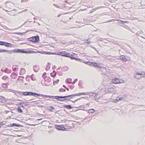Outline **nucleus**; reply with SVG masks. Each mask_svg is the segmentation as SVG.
<instances>
[{
	"label": "nucleus",
	"mask_w": 145,
	"mask_h": 145,
	"mask_svg": "<svg viewBox=\"0 0 145 145\" xmlns=\"http://www.w3.org/2000/svg\"><path fill=\"white\" fill-rule=\"evenodd\" d=\"M45 80V83L46 85V82H50L51 81V79L50 77L48 76L44 78Z\"/></svg>",
	"instance_id": "f8f14e48"
},
{
	"label": "nucleus",
	"mask_w": 145,
	"mask_h": 145,
	"mask_svg": "<svg viewBox=\"0 0 145 145\" xmlns=\"http://www.w3.org/2000/svg\"><path fill=\"white\" fill-rule=\"evenodd\" d=\"M75 96V95H74V94L67 96H69V97H66L65 98V100H69L70 99L72 98V97L73 96Z\"/></svg>",
	"instance_id": "2eb2a0df"
},
{
	"label": "nucleus",
	"mask_w": 145,
	"mask_h": 145,
	"mask_svg": "<svg viewBox=\"0 0 145 145\" xmlns=\"http://www.w3.org/2000/svg\"><path fill=\"white\" fill-rule=\"evenodd\" d=\"M143 75L142 73H139L138 72H136L134 74V77L135 78L137 79H140L142 77V75Z\"/></svg>",
	"instance_id": "0eeeda50"
},
{
	"label": "nucleus",
	"mask_w": 145,
	"mask_h": 145,
	"mask_svg": "<svg viewBox=\"0 0 145 145\" xmlns=\"http://www.w3.org/2000/svg\"><path fill=\"white\" fill-rule=\"evenodd\" d=\"M87 95V94L86 93L83 92L82 93H79L78 94H74V95L76 96H79L80 95Z\"/></svg>",
	"instance_id": "6ab92c4d"
},
{
	"label": "nucleus",
	"mask_w": 145,
	"mask_h": 145,
	"mask_svg": "<svg viewBox=\"0 0 145 145\" xmlns=\"http://www.w3.org/2000/svg\"><path fill=\"white\" fill-rule=\"evenodd\" d=\"M3 122H2L1 123H0V128H1V125L5 124L2 123Z\"/></svg>",
	"instance_id": "ea45409f"
},
{
	"label": "nucleus",
	"mask_w": 145,
	"mask_h": 145,
	"mask_svg": "<svg viewBox=\"0 0 145 145\" xmlns=\"http://www.w3.org/2000/svg\"><path fill=\"white\" fill-rule=\"evenodd\" d=\"M65 107L67 109H71L72 108V107L70 105H65Z\"/></svg>",
	"instance_id": "b1692460"
},
{
	"label": "nucleus",
	"mask_w": 145,
	"mask_h": 145,
	"mask_svg": "<svg viewBox=\"0 0 145 145\" xmlns=\"http://www.w3.org/2000/svg\"><path fill=\"white\" fill-rule=\"evenodd\" d=\"M8 69L7 68L5 70H4V72L6 73H8L7 71Z\"/></svg>",
	"instance_id": "f704fd0d"
},
{
	"label": "nucleus",
	"mask_w": 145,
	"mask_h": 145,
	"mask_svg": "<svg viewBox=\"0 0 145 145\" xmlns=\"http://www.w3.org/2000/svg\"><path fill=\"white\" fill-rule=\"evenodd\" d=\"M124 82V81L123 79H121L119 80V84L123 83Z\"/></svg>",
	"instance_id": "bb28decb"
},
{
	"label": "nucleus",
	"mask_w": 145,
	"mask_h": 145,
	"mask_svg": "<svg viewBox=\"0 0 145 145\" xmlns=\"http://www.w3.org/2000/svg\"><path fill=\"white\" fill-rule=\"evenodd\" d=\"M20 52V50H17V51H16L15 50H12L10 51L4 49H0V52H7L8 53L11 54V53L13 52Z\"/></svg>",
	"instance_id": "7ed1b4c3"
},
{
	"label": "nucleus",
	"mask_w": 145,
	"mask_h": 145,
	"mask_svg": "<svg viewBox=\"0 0 145 145\" xmlns=\"http://www.w3.org/2000/svg\"><path fill=\"white\" fill-rule=\"evenodd\" d=\"M57 130H62V131H67V129L65 128L64 127L63 125H60V126H58L57 127Z\"/></svg>",
	"instance_id": "9d476101"
},
{
	"label": "nucleus",
	"mask_w": 145,
	"mask_h": 145,
	"mask_svg": "<svg viewBox=\"0 0 145 145\" xmlns=\"http://www.w3.org/2000/svg\"><path fill=\"white\" fill-rule=\"evenodd\" d=\"M120 59L121 60L125 61H129L130 60V58L129 57L123 55L120 56Z\"/></svg>",
	"instance_id": "20e7f679"
},
{
	"label": "nucleus",
	"mask_w": 145,
	"mask_h": 145,
	"mask_svg": "<svg viewBox=\"0 0 145 145\" xmlns=\"http://www.w3.org/2000/svg\"><path fill=\"white\" fill-rule=\"evenodd\" d=\"M3 45H4L6 47H12V45L11 44L7 42H4Z\"/></svg>",
	"instance_id": "4468645a"
},
{
	"label": "nucleus",
	"mask_w": 145,
	"mask_h": 145,
	"mask_svg": "<svg viewBox=\"0 0 145 145\" xmlns=\"http://www.w3.org/2000/svg\"><path fill=\"white\" fill-rule=\"evenodd\" d=\"M14 126H17L18 125L16 123H14L12 124H10L9 125H8L7 127H11Z\"/></svg>",
	"instance_id": "412c9836"
},
{
	"label": "nucleus",
	"mask_w": 145,
	"mask_h": 145,
	"mask_svg": "<svg viewBox=\"0 0 145 145\" xmlns=\"http://www.w3.org/2000/svg\"><path fill=\"white\" fill-rule=\"evenodd\" d=\"M95 112V110L94 109H89V111L88 112V114L93 113H94Z\"/></svg>",
	"instance_id": "aec40b11"
},
{
	"label": "nucleus",
	"mask_w": 145,
	"mask_h": 145,
	"mask_svg": "<svg viewBox=\"0 0 145 145\" xmlns=\"http://www.w3.org/2000/svg\"><path fill=\"white\" fill-rule=\"evenodd\" d=\"M2 71H3V69H2Z\"/></svg>",
	"instance_id": "6e6d98bb"
},
{
	"label": "nucleus",
	"mask_w": 145,
	"mask_h": 145,
	"mask_svg": "<svg viewBox=\"0 0 145 145\" xmlns=\"http://www.w3.org/2000/svg\"><path fill=\"white\" fill-rule=\"evenodd\" d=\"M19 95H23V92H20L19 93Z\"/></svg>",
	"instance_id": "c9c22d12"
},
{
	"label": "nucleus",
	"mask_w": 145,
	"mask_h": 145,
	"mask_svg": "<svg viewBox=\"0 0 145 145\" xmlns=\"http://www.w3.org/2000/svg\"><path fill=\"white\" fill-rule=\"evenodd\" d=\"M122 98H119L118 97H117L116 99V100L117 101V102L121 100L122 99Z\"/></svg>",
	"instance_id": "c85d7f7f"
},
{
	"label": "nucleus",
	"mask_w": 145,
	"mask_h": 145,
	"mask_svg": "<svg viewBox=\"0 0 145 145\" xmlns=\"http://www.w3.org/2000/svg\"><path fill=\"white\" fill-rule=\"evenodd\" d=\"M120 21L124 23H128V22L126 21Z\"/></svg>",
	"instance_id": "e433bc0d"
},
{
	"label": "nucleus",
	"mask_w": 145,
	"mask_h": 145,
	"mask_svg": "<svg viewBox=\"0 0 145 145\" xmlns=\"http://www.w3.org/2000/svg\"><path fill=\"white\" fill-rule=\"evenodd\" d=\"M144 76H142V77H145V73H144V74H143Z\"/></svg>",
	"instance_id": "79ce46f5"
},
{
	"label": "nucleus",
	"mask_w": 145,
	"mask_h": 145,
	"mask_svg": "<svg viewBox=\"0 0 145 145\" xmlns=\"http://www.w3.org/2000/svg\"><path fill=\"white\" fill-rule=\"evenodd\" d=\"M61 100H62L63 101H65V98H61Z\"/></svg>",
	"instance_id": "58836bf2"
},
{
	"label": "nucleus",
	"mask_w": 145,
	"mask_h": 145,
	"mask_svg": "<svg viewBox=\"0 0 145 145\" xmlns=\"http://www.w3.org/2000/svg\"><path fill=\"white\" fill-rule=\"evenodd\" d=\"M54 6L56 7L59 8H61L59 6H58L56 4H54Z\"/></svg>",
	"instance_id": "473e14b6"
},
{
	"label": "nucleus",
	"mask_w": 145,
	"mask_h": 145,
	"mask_svg": "<svg viewBox=\"0 0 145 145\" xmlns=\"http://www.w3.org/2000/svg\"><path fill=\"white\" fill-rule=\"evenodd\" d=\"M24 95H33L35 97L37 96H41L42 97H44L46 98L50 97L51 96L50 95H44L42 94H39L36 93H33L31 92H23Z\"/></svg>",
	"instance_id": "f03ea898"
},
{
	"label": "nucleus",
	"mask_w": 145,
	"mask_h": 145,
	"mask_svg": "<svg viewBox=\"0 0 145 145\" xmlns=\"http://www.w3.org/2000/svg\"><path fill=\"white\" fill-rule=\"evenodd\" d=\"M22 104V103H20V105H21Z\"/></svg>",
	"instance_id": "8fccbe9b"
},
{
	"label": "nucleus",
	"mask_w": 145,
	"mask_h": 145,
	"mask_svg": "<svg viewBox=\"0 0 145 145\" xmlns=\"http://www.w3.org/2000/svg\"><path fill=\"white\" fill-rule=\"evenodd\" d=\"M4 42L3 41H0V45H3Z\"/></svg>",
	"instance_id": "72a5a7b5"
},
{
	"label": "nucleus",
	"mask_w": 145,
	"mask_h": 145,
	"mask_svg": "<svg viewBox=\"0 0 145 145\" xmlns=\"http://www.w3.org/2000/svg\"><path fill=\"white\" fill-rule=\"evenodd\" d=\"M42 119H38L37 120H42Z\"/></svg>",
	"instance_id": "c03bdc74"
},
{
	"label": "nucleus",
	"mask_w": 145,
	"mask_h": 145,
	"mask_svg": "<svg viewBox=\"0 0 145 145\" xmlns=\"http://www.w3.org/2000/svg\"><path fill=\"white\" fill-rule=\"evenodd\" d=\"M103 69H105V68H104V67H103Z\"/></svg>",
	"instance_id": "3c124183"
},
{
	"label": "nucleus",
	"mask_w": 145,
	"mask_h": 145,
	"mask_svg": "<svg viewBox=\"0 0 145 145\" xmlns=\"http://www.w3.org/2000/svg\"><path fill=\"white\" fill-rule=\"evenodd\" d=\"M108 91L109 93H115L116 92V89L115 88H110L108 89Z\"/></svg>",
	"instance_id": "1a4fd4ad"
},
{
	"label": "nucleus",
	"mask_w": 145,
	"mask_h": 145,
	"mask_svg": "<svg viewBox=\"0 0 145 145\" xmlns=\"http://www.w3.org/2000/svg\"><path fill=\"white\" fill-rule=\"evenodd\" d=\"M42 119H38L37 120H42Z\"/></svg>",
	"instance_id": "a18cd8bd"
},
{
	"label": "nucleus",
	"mask_w": 145,
	"mask_h": 145,
	"mask_svg": "<svg viewBox=\"0 0 145 145\" xmlns=\"http://www.w3.org/2000/svg\"><path fill=\"white\" fill-rule=\"evenodd\" d=\"M7 78L8 77L7 76H5L3 77L2 78L3 80H6L7 79Z\"/></svg>",
	"instance_id": "c756f323"
},
{
	"label": "nucleus",
	"mask_w": 145,
	"mask_h": 145,
	"mask_svg": "<svg viewBox=\"0 0 145 145\" xmlns=\"http://www.w3.org/2000/svg\"><path fill=\"white\" fill-rule=\"evenodd\" d=\"M5 85V84H2V85Z\"/></svg>",
	"instance_id": "603ef678"
},
{
	"label": "nucleus",
	"mask_w": 145,
	"mask_h": 145,
	"mask_svg": "<svg viewBox=\"0 0 145 145\" xmlns=\"http://www.w3.org/2000/svg\"><path fill=\"white\" fill-rule=\"evenodd\" d=\"M29 40L33 42H38L39 40V37L38 36L33 37L29 38Z\"/></svg>",
	"instance_id": "423d86ee"
},
{
	"label": "nucleus",
	"mask_w": 145,
	"mask_h": 145,
	"mask_svg": "<svg viewBox=\"0 0 145 145\" xmlns=\"http://www.w3.org/2000/svg\"><path fill=\"white\" fill-rule=\"evenodd\" d=\"M87 105H89V103H87Z\"/></svg>",
	"instance_id": "864d4df0"
},
{
	"label": "nucleus",
	"mask_w": 145,
	"mask_h": 145,
	"mask_svg": "<svg viewBox=\"0 0 145 145\" xmlns=\"http://www.w3.org/2000/svg\"><path fill=\"white\" fill-rule=\"evenodd\" d=\"M72 79L71 78H67L66 80V82L69 83H71Z\"/></svg>",
	"instance_id": "5701e85b"
},
{
	"label": "nucleus",
	"mask_w": 145,
	"mask_h": 145,
	"mask_svg": "<svg viewBox=\"0 0 145 145\" xmlns=\"http://www.w3.org/2000/svg\"><path fill=\"white\" fill-rule=\"evenodd\" d=\"M112 101L115 103L117 102V101L116 100V99H114Z\"/></svg>",
	"instance_id": "4c0bfd02"
},
{
	"label": "nucleus",
	"mask_w": 145,
	"mask_h": 145,
	"mask_svg": "<svg viewBox=\"0 0 145 145\" xmlns=\"http://www.w3.org/2000/svg\"><path fill=\"white\" fill-rule=\"evenodd\" d=\"M38 53H41L42 54H51L56 55H61L62 56L68 57H70V54L65 51H63L62 52H59L57 53H56L54 52H41L40 51H39L38 52Z\"/></svg>",
	"instance_id": "f257e3e1"
},
{
	"label": "nucleus",
	"mask_w": 145,
	"mask_h": 145,
	"mask_svg": "<svg viewBox=\"0 0 145 145\" xmlns=\"http://www.w3.org/2000/svg\"><path fill=\"white\" fill-rule=\"evenodd\" d=\"M59 91L60 92H64L65 91V90L63 89H61L59 90Z\"/></svg>",
	"instance_id": "cd10ccee"
},
{
	"label": "nucleus",
	"mask_w": 145,
	"mask_h": 145,
	"mask_svg": "<svg viewBox=\"0 0 145 145\" xmlns=\"http://www.w3.org/2000/svg\"><path fill=\"white\" fill-rule=\"evenodd\" d=\"M50 68V65L48 64L46 66V67L45 68L46 70L48 71L49 70Z\"/></svg>",
	"instance_id": "a878e982"
},
{
	"label": "nucleus",
	"mask_w": 145,
	"mask_h": 145,
	"mask_svg": "<svg viewBox=\"0 0 145 145\" xmlns=\"http://www.w3.org/2000/svg\"><path fill=\"white\" fill-rule=\"evenodd\" d=\"M112 82L114 84H118L119 82V80L117 78H114L112 80Z\"/></svg>",
	"instance_id": "9b49d317"
},
{
	"label": "nucleus",
	"mask_w": 145,
	"mask_h": 145,
	"mask_svg": "<svg viewBox=\"0 0 145 145\" xmlns=\"http://www.w3.org/2000/svg\"><path fill=\"white\" fill-rule=\"evenodd\" d=\"M65 88L67 89V90L69 91V89L68 88H67L66 87Z\"/></svg>",
	"instance_id": "49530a36"
},
{
	"label": "nucleus",
	"mask_w": 145,
	"mask_h": 145,
	"mask_svg": "<svg viewBox=\"0 0 145 145\" xmlns=\"http://www.w3.org/2000/svg\"><path fill=\"white\" fill-rule=\"evenodd\" d=\"M30 78H31L32 80L33 81L35 80L36 79L35 76L33 74H32V75L30 76Z\"/></svg>",
	"instance_id": "4be33fe9"
},
{
	"label": "nucleus",
	"mask_w": 145,
	"mask_h": 145,
	"mask_svg": "<svg viewBox=\"0 0 145 145\" xmlns=\"http://www.w3.org/2000/svg\"><path fill=\"white\" fill-rule=\"evenodd\" d=\"M77 80L78 79H76L73 82H72L71 84H74L77 81Z\"/></svg>",
	"instance_id": "2f4dec72"
},
{
	"label": "nucleus",
	"mask_w": 145,
	"mask_h": 145,
	"mask_svg": "<svg viewBox=\"0 0 145 145\" xmlns=\"http://www.w3.org/2000/svg\"><path fill=\"white\" fill-rule=\"evenodd\" d=\"M37 67V66H35V67H34V71H35V72H37V71H35V68H36Z\"/></svg>",
	"instance_id": "a19ab883"
},
{
	"label": "nucleus",
	"mask_w": 145,
	"mask_h": 145,
	"mask_svg": "<svg viewBox=\"0 0 145 145\" xmlns=\"http://www.w3.org/2000/svg\"><path fill=\"white\" fill-rule=\"evenodd\" d=\"M51 76H54H54H52V75H53V74H52V73H51Z\"/></svg>",
	"instance_id": "37998d69"
},
{
	"label": "nucleus",
	"mask_w": 145,
	"mask_h": 145,
	"mask_svg": "<svg viewBox=\"0 0 145 145\" xmlns=\"http://www.w3.org/2000/svg\"><path fill=\"white\" fill-rule=\"evenodd\" d=\"M77 57V55L76 54H73L71 55V59H75L76 60H80V59H77L76 58Z\"/></svg>",
	"instance_id": "ddd939ff"
},
{
	"label": "nucleus",
	"mask_w": 145,
	"mask_h": 145,
	"mask_svg": "<svg viewBox=\"0 0 145 145\" xmlns=\"http://www.w3.org/2000/svg\"><path fill=\"white\" fill-rule=\"evenodd\" d=\"M58 16V17L59 16V15Z\"/></svg>",
	"instance_id": "4d7b16f0"
},
{
	"label": "nucleus",
	"mask_w": 145,
	"mask_h": 145,
	"mask_svg": "<svg viewBox=\"0 0 145 145\" xmlns=\"http://www.w3.org/2000/svg\"><path fill=\"white\" fill-rule=\"evenodd\" d=\"M18 111L20 113H22V109L20 108H18L17 109Z\"/></svg>",
	"instance_id": "7c9ffc66"
},
{
	"label": "nucleus",
	"mask_w": 145,
	"mask_h": 145,
	"mask_svg": "<svg viewBox=\"0 0 145 145\" xmlns=\"http://www.w3.org/2000/svg\"><path fill=\"white\" fill-rule=\"evenodd\" d=\"M25 72V70L24 69L22 68L21 69L20 74L21 75L24 74Z\"/></svg>",
	"instance_id": "f3484780"
},
{
	"label": "nucleus",
	"mask_w": 145,
	"mask_h": 145,
	"mask_svg": "<svg viewBox=\"0 0 145 145\" xmlns=\"http://www.w3.org/2000/svg\"><path fill=\"white\" fill-rule=\"evenodd\" d=\"M51 107H52V108H54V107H52V106H51Z\"/></svg>",
	"instance_id": "5fc2aeb1"
},
{
	"label": "nucleus",
	"mask_w": 145,
	"mask_h": 145,
	"mask_svg": "<svg viewBox=\"0 0 145 145\" xmlns=\"http://www.w3.org/2000/svg\"><path fill=\"white\" fill-rule=\"evenodd\" d=\"M50 97H49L50 98H51L52 97H53V99H55L59 101H63L62 100H61V98H65L66 97H68L69 96H51Z\"/></svg>",
	"instance_id": "6e6552de"
},
{
	"label": "nucleus",
	"mask_w": 145,
	"mask_h": 145,
	"mask_svg": "<svg viewBox=\"0 0 145 145\" xmlns=\"http://www.w3.org/2000/svg\"><path fill=\"white\" fill-rule=\"evenodd\" d=\"M63 86L65 88H66V87H65V85H64Z\"/></svg>",
	"instance_id": "de8ad7c7"
},
{
	"label": "nucleus",
	"mask_w": 145,
	"mask_h": 145,
	"mask_svg": "<svg viewBox=\"0 0 145 145\" xmlns=\"http://www.w3.org/2000/svg\"><path fill=\"white\" fill-rule=\"evenodd\" d=\"M54 84H55V83L57 84L59 81V80L58 79L56 80V79L55 78L54 79Z\"/></svg>",
	"instance_id": "393cba45"
},
{
	"label": "nucleus",
	"mask_w": 145,
	"mask_h": 145,
	"mask_svg": "<svg viewBox=\"0 0 145 145\" xmlns=\"http://www.w3.org/2000/svg\"><path fill=\"white\" fill-rule=\"evenodd\" d=\"M87 64L91 66H94L95 67H97L99 68L101 67L99 66L100 64L97 63H92L90 62H88Z\"/></svg>",
	"instance_id": "39448f33"
},
{
	"label": "nucleus",
	"mask_w": 145,
	"mask_h": 145,
	"mask_svg": "<svg viewBox=\"0 0 145 145\" xmlns=\"http://www.w3.org/2000/svg\"><path fill=\"white\" fill-rule=\"evenodd\" d=\"M45 74H46L45 73H44V74L43 75V76H44V75Z\"/></svg>",
	"instance_id": "09e8293b"
},
{
	"label": "nucleus",
	"mask_w": 145,
	"mask_h": 145,
	"mask_svg": "<svg viewBox=\"0 0 145 145\" xmlns=\"http://www.w3.org/2000/svg\"><path fill=\"white\" fill-rule=\"evenodd\" d=\"M12 69L13 71H16L18 70V68L17 66L14 65L12 66Z\"/></svg>",
	"instance_id": "a211bd4d"
},
{
	"label": "nucleus",
	"mask_w": 145,
	"mask_h": 145,
	"mask_svg": "<svg viewBox=\"0 0 145 145\" xmlns=\"http://www.w3.org/2000/svg\"><path fill=\"white\" fill-rule=\"evenodd\" d=\"M11 76L12 78L15 79L16 78L17 74L16 73H13L11 74Z\"/></svg>",
	"instance_id": "dca6fc26"
}]
</instances>
